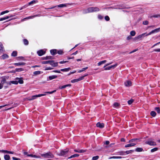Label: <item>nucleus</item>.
I'll list each match as a JSON object with an SVG mask.
<instances>
[{"mask_svg": "<svg viewBox=\"0 0 160 160\" xmlns=\"http://www.w3.org/2000/svg\"><path fill=\"white\" fill-rule=\"evenodd\" d=\"M50 65H52L53 67H56L58 66V62H54V61L53 60H51L50 61Z\"/></svg>", "mask_w": 160, "mask_h": 160, "instance_id": "6e6552de", "label": "nucleus"}, {"mask_svg": "<svg viewBox=\"0 0 160 160\" xmlns=\"http://www.w3.org/2000/svg\"><path fill=\"white\" fill-rule=\"evenodd\" d=\"M148 21L146 20L144 21L143 22V24L145 25H147L148 24Z\"/></svg>", "mask_w": 160, "mask_h": 160, "instance_id": "4d7b16f0", "label": "nucleus"}, {"mask_svg": "<svg viewBox=\"0 0 160 160\" xmlns=\"http://www.w3.org/2000/svg\"><path fill=\"white\" fill-rule=\"evenodd\" d=\"M11 82L12 84H18V82L17 81H11Z\"/></svg>", "mask_w": 160, "mask_h": 160, "instance_id": "bf43d9fd", "label": "nucleus"}, {"mask_svg": "<svg viewBox=\"0 0 160 160\" xmlns=\"http://www.w3.org/2000/svg\"><path fill=\"white\" fill-rule=\"evenodd\" d=\"M36 17V16H33L32 17L30 16V17L25 18H24L23 19H22V21H23L24 20H25V19H31L32 17Z\"/></svg>", "mask_w": 160, "mask_h": 160, "instance_id": "8fccbe9b", "label": "nucleus"}, {"mask_svg": "<svg viewBox=\"0 0 160 160\" xmlns=\"http://www.w3.org/2000/svg\"><path fill=\"white\" fill-rule=\"evenodd\" d=\"M117 66V64H116L114 65H111L110 66H109L108 67H106V68H104V70H109L111 68H114L115 67H116Z\"/></svg>", "mask_w": 160, "mask_h": 160, "instance_id": "423d86ee", "label": "nucleus"}, {"mask_svg": "<svg viewBox=\"0 0 160 160\" xmlns=\"http://www.w3.org/2000/svg\"><path fill=\"white\" fill-rule=\"evenodd\" d=\"M92 12V7H90L84 10L83 13H86Z\"/></svg>", "mask_w": 160, "mask_h": 160, "instance_id": "0eeeda50", "label": "nucleus"}, {"mask_svg": "<svg viewBox=\"0 0 160 160\" xmlns=\"http://www.w3.org/2000/svg\"><path fill=\"white\" fill-rule=\"evenodd\" d=\"M43 60H48L53 59V58L51 56H46L43 58Z\"/></svg>", "mask_w": 160, "mask_h": 160, "instance_id": "a211bd4d", "label": "nucleus"}, {"mask_svg": "<svg viewBox=\"0 0 160 160\" xmlns=\"http://www.w3.org/2000/svg\"><path fill=\"white\" fill-rule=\"evenodd\" d=\"M52 69V68L50 67H47V68H45V70H51Z\"/></svg>", "mask_w": 160, "mask_h": 160, "instance_id": "0e129e2a", "label": "nucleus"}, {"mask_svg": "<svg viewBox=\"0 0 160 160\" xmlns=\"http://www.w3.org/2000/svg\"><path fill=\"white\" fill-rule=\"evenodd\" d=\"M136 144L135 143H130V144H128L126 145L125 146V148H128V147H131L134 146Z\"/></svg>", "mask_w": 160, "mask_h": 160, "instance_id": "dca6fc26", "label": "nucleus"}, {"mask_svg": "<svg viewBox=\"0 0 160 160\" xmlns=\"http://www.w3.org/2000/svg\"><path fill=\"white\" fill-rule=\"evenodd\" d=\"M12 158L14 160H20V159L19 158H17L16 157H13Z\"/></svg>", "mask_w": 160, "mask_h": 160, "instance_id": "774afa93", "label": "nucleus"}, {"mask_svg": "<svg viewBox=\"0 0 160 160\" xmlns=\"http://www.w3.org/2000/svg\"><path fill=\"white\" fill-rule=\"evenodd\" d=\"M9 11L8 10H6L4 11H3L2 12L0 13V15H3L6 13H7L9 12Z\"/></svg>", "mask_w": 160, "mask_h": 160, "instance_id": "603ef678", "label": "nucleus"}, {"mask_svg": "<svg viewBox=\"0 0 160 160\" xmlns=\"http://www.w3.org/2000/svg\"><path fill=\"white\" fill-rule=\"evenodd\" d=\"M150 18H160V14H156L152 15L150 17Z\"/></svg>", "mask_w": 160, "mask_h": 160, "instance_id": "473e14b6", "label": "nucleus"}, {"mask_svg": "<svg viewBox=\"0 0 160 160\" xmlns=\"http://www.w3.org/2000/svg\"><path fill=\"white\" fill-rule=\"evenodd\" d=\"M135 151L137 152H141L143 151V149L140 148H136Z\"/></svg>", "mask_w": 160, "mask_h": 160, "instance_id": "f704fd0d", "label": "nucleus"}, {"mask_svg": "<svg viewBox=\"0 0 160 160\" xmlns=\"http://www.w3.org/2000/svg\"><path fill=\"white\" fill-rule=\"evenodd\" d=\"M4 47L2 43L0 42V52H2L4 51Z\"/></svg>", "mask_w": 160, "mask_h": 160, "instance_id": "6ab92c4d", "label": "nucleus"}, {"mask_svg": "<svg viewBox=\"0 0 160 160\" xmlns=\"http://www.w3.org/2000/svg\"><path fill=\"white\" fill-rule=\"evenodd\" d=\"M96 126L97 127H98L100 128H102L104 127V125L103 123H100L98 122L96 124Z\"/></svg>", "mask_w": 160, "mask_h": 160, "instance_id": "9b49d317", "label": "nucleus"}, {"mask_svg": "<svg viewBox=\"0 0 160 160\" xmlns=\"http://www.w3.org/2000/svg\"><path fill=\"white\" fill-rule=\"evenodd\" d=\"M137 140H139V139L137 138L132 139L129 141V142L131 143L133 142H135Z\"/></svg>", "mask_w": 160, "mask_h": 160, "instance_id": "79ce46f5", "label": "nucleus"}, {"mask_svg": "<svg viewBox=\"0 0 160 160\" xmlns=\"http://www.w3.org/2000/svg\"><path fill=\"white\" fill-rule=\"evenodd\" d=\"M150 114L152 116L154 117L156 116V113L154 111H152L150 113Z\"/></svg>", "mask_w": 160, "mask_h": 160, "instance_id": "e433bc0d", "label": "nucleus"}, {"mask_svg": "<svg viewBox=\"0 0 160 160\" xmlns=\"http://www.w3.org/2000/svg\"><path fill=\"white\" fill-rule=\"evenodd\" d=\"M58 53L59 54H62L63 53V52L62 50H59L58 51Z\"/></svg>", "mask_w": 160, "mask_h": 160, "instance_id": "69168bd1", "label": "nucleus"}, {"mask_svg": "<svg viewBox=\"0 0 160 160\" xmlns=\"http://www.w3.org/2000/svg\"><path fill=\"white\" fill-rule=\"evenodd\" d=\"M13 16V15H9L8 16H6L4 18H0V21L6 20L7 19H8V18H11Z\"/></svg>", "mask_w": 160, "mask_h": 160, "instance_id": "ddd939ff", "label": "nucleus"}, {"mask_svg": "<svg viewBox=\"0 0 160 160\" xmlns=\"http://www.w3.org/2000/svg\"><path fill=\"white\" fill-rule=\"evenodd\" d=\"M125 86L130 87L132 85V82L129 81H128L124 82Z\"/></svg>", "mask_w": 160, "mask_h": 160, "instance_id": "f8f14e48", "label": "nucleus"}, {"mask_svg": "<svg viewBox=\"0 0 160 160\" xmlns=\"http://www.w3.org/2000/svg\"><path fill=\"white\" fill-rule=\"evenodd\" d=\"M45 53V52L44 51L42 50H40L37 52V53L39 56H41Z\"/></svg>", "mask_w": 160, "mask_h": 160, "instance_id": "1a4fd4ad", "label": "nucleus"}, {"mask_svg": "<svg viewBox=\"0 0 160 160\" xmlns=\"http://www.w3.org/2000/svg\"><path fill=\"white\" fill-rule=\"evenodd\" d=\"M74 151L75 152H78V153H83L85 152V150H77L76 149H75Z\"/></svg>", "mask_w": 160, "mask_h": 160, "instance_id": "b1692460", "label": "nucleus"}, {"mask_svg": "<svg viewBox=\"0 0 160 160\" xmlns=\"http://www.w3.org/2000/svg\"><path fill=\"white\" fill-rule=\"evenodd\" d=\"M134 152V150H132L129 151H127L125 152L127 154H129L132 152Z\"/></svg>", "mask_w": 160, "mask_h": 160, "instance_id": "58836bf2", "label": "nucleus"}, {"mask_svg": "<svg viewBox=\"0 0 160 160\" xmlns=\"http://www.w3.org/2000/svg\"><path fill=\"white\" fill-rule=\"evenodd\" d=\"M154 30L155 33L158 32L160 31V27L159 28H156Z\"/></svg>", "mask_w": 160, "mask_h": 160, "instance_id": "5fc2aeb1", "label": "nucleus"}, {"mask_svg": "<svg viewBox=\"0 0 160 160\" xmlns=\"http://www.w3.org/2000/svg\"><path fill=\"white\" fill-rule=\"evenodd\" d=\"M51 54L52 55H55L57 53V51L56 49H52L50 51Z\"/></svg>", "mask_w": 160, "mask_h": 160, "instance_id": "aec40b11", "label": "nucleus"}, {"mask_svg": "<svg viewBox=\"0 0 160 160\" xmlns=\"http://www.w3.org/2000/svg\"><path fill=\"white\" fill-rule=\"evenodd\" d=\"M68 151V149H66L63 150H61L60 152L58 153V155L60 156H64L67 154Z\"/></svg>", "mask_w": 160, "mask_h": 160, "instance_id": "f03ea898", "label": "nucleus"}, {"mask_svg": "<svg viewBox=\"0 0 160 160\" xmlns=\"http://www.w3.org/2000/svg\"><path fill=\"white\" fill-rule=\"evenodd\" d=\"M33 74L35 75L40 74H41V71H35L33 72Z\"/></svg>", "mask_w": 160, "mask_h": 160, "instance_id": "c03bdc74", "label": "nucleus"}, {"mask_svg": "<svg viewBox=\"0 0 160 160\" xmlns=\"http://www.w3.org/2000/svg\"><path fill=\"white\" fill-rule=\"evenodd\" d=\"M154 51L160 52V48L155 49L153 50Z\"/></svg>", "mask_w": 160, "mask_h": 160, "instance_id": "338daca9", "label": "nucleus"}, {"mask_svg": "<svg viewBox=\"0 0 160 160\" xmlns=\"http://www.w3.org/2000/svg\"><path fill=\"white\" fill-rule=\"evenodd\" d=\"M50 60L47 61H43L42 62V64H47L48 63L50 64Z\"/></svg>", "mask_w": 160, "mask_h": 160, "instance_id": "a19ab883", "label": "nucleus"}, {"mask_svg": "<svg viewBox=\"0 0 160 160\" xmlns=\"http://www.w3.org/2000/svg\"><path fill=\"white\" fill-rule=\"evenodd\" d=\"M56 91V90H54V91H53L52 92H45V93H48V94H52V93H53L55 92Z\"/></svg>", "mask_w": 160, "mask_h": 160, "instance_id": "052dcab7", "label": "nucleus"}, {"mask_svg": "<svg viewBox=\"0 0 160 160\" xmlns=\"http://www.w3.org/2000/svg\"><path fill=\"white\" fill-rule=\"evenodd\" d=\"M107 62V61L106 60H103L99 62L98 63V66H100L102 64L105 63Z\"/></svg>", "mask_w": 160, "mask_h": 160, "instance_id": "bb28decb", "label": "nucleus"}, {"mask_svg": "<svg viewBox=\"0 0 160 160\" xmlns=\"http://www.w3.org/2000/svg\"><path fill=\"white\" fill-rule=\"evenodd\" d=\"M0 83H2V84L6 83V80L5 78L2 77V79Z\"/></svg>", "mask_w": 160, "mask_h": 160, "instance_id": "412c9836", "label": "nucleus"}, {"mask_svg": "<svg viewBox=\"0 0 160 160\" xmlns=\"http://www.w3.org/2000/svg\"><path fill=\"white\" fill-rule=\"evenodd\" d=\"M23 41L24 45H27L28 44L29 42L28 41L27 39H23Z\"/></svg>", "mask_w": 160, "mask_h": 160, "instance_id": "c85d7f7f", "label": "nucleus"}, {"mask_svg": "<svg viewBox=\"0 0 160 160\" xmlns=\"http://www.w3.org/2000/svg\"><path fill=\"white\" fill-rule=\"evenodd\" d=\"M146 34H147L146 33H143L141 34V35H140L139 36H138V38H139V39H140L142 38H143L145 36V35L146 36Z\"/></svg>", "mask_w": 160, "mask_h": 160, "instance_id": "7c9ffc66", "label": "nucleus"}, {"mask_svg": "<svg viewBox=\"0 0 160 160\" xmlns=\"http://www.w3.org/2000/svg\"><path fill=\"white\" fill-rule=\"evenodd\" d=\"M68 61H60L59 62L60 64H63L68 62Z\"/></svg>", "mask_w": 160, "mask_h": 160, "instance_id": "e2e57ef3", "label": "nucleus"}, {"mask_svg": "<svg viewBox=\"0 0 160 160\" xmlns=\"http://www.w3.org/2000/svg\"><path fill=\"white\" fill-rule=\"evenodd\" d=\"M155 110L158 113H160V109L159 108L156 107L155 108Z\"/></svg>", "mask_w": 160, "mask_h": 160, "instance_id": "49530a36", "label": "nucleus"}, {"mask_svg": "<svg viewBox=\"0 0 160 160\" xmlns=\"http://www.w3.org/2000/svg\"><path fill=\"white\" fill-rule=\"evenodd\" d=\"M57 77V76L56 75H52L48 77V78L49 80H52L53 79L56 78Z\"/></svg>", "mask_w": 160, "mask_h": 160, "instance_id": "4be33fe9", "label": "nucleus"}, {"mask_svg": "<svg viewBox=\"0 0 160 160\" xmlns=\"http://www.w3.org/2000/svg\"><path fill=\"white\" fill-rule=\"evenodd\" d=\"M99 11V9L97 7H92V12H98Z\"/></svg>", "mask_w": 160, "mask_h": 160, "instance_id": "a878e982", "label": "nucleus"}, {"mask_svg": "<svg viewBox=\"0 0 160 160\" xmlns=\"http://www.w3.org/2000/svg\"><path fill=\"white\" fill-rule=\"evenodd\" d=\"M88 68V67H86L85 68H82L81 70H79L78 71V72L80 73L82 72L83 71H85V70L87 69Z\"/></svg>", "mask_w": 160, "mask_h": 160, "instance_id": "4c0bfd02", "label": "nucleus"}, {"mask_svg": "<svg viewBox=\"0 0 160 160\" xmlns=\"http://www.w3.org/2000/svg\"><path fill=\"white\" fill-rule=\"evenodd\" d=\"M14 65L17 66H20L24 65L25 64V63L23 62H20L18 63H14Z\"/></svg>", "mask_w": 160, "mask_h": 160, "instance_id": "2eb2a0df", "label": "nucleus"}, {"mask_svg": "<svg viewBox=\"0 0 160 160\" xmlns=\"http://www.w3.org/2000/svg\"><path fill=\"white\" fill-rule=\"evenodd\" d=\"M134 100L133 99H131V100L128 101V102L129 105L131 104L133 102Z\"/></svg>", "mask_w": 160, "mask_h": 160, "instance_id": "09e8293b", "label": "nucleus"}, {"mask_svg": "<svg viewBox=\"0 0 160 160\" xmlns=\"http://www.w3.org/2000/svg\"><path fill=\"white\" fill-rule=\"evenodd\" d=\"M122 157H118V156H113L109 158V159L111 158H114V159H118V158H121Z\"/></svg>", "mask_w": 160, "mask_h": 160, "instance_id": "37998d69", "label": "nucleus"}, {"mask_svg": "<svg viewBox=\"0 0 160 160\" xmlns=\"http://www.w3.org/2000/svg\"><path fill=\"white\" fill-rule=\"evenodd\" d=\"M28 6V4H26V5H24V6L22 7V8H21L20 9V10H21L24 8H26Z\"/></svg>", "mask_w": 160, "mask_h": 160, "instance_id": "13d9d810", "label": "nucleus"}, {"mask_svg": "<svg viewBox=\"0 0 160 160\" xmlns=\"http://www.w3.org/2000/svg\"><path fill=\"white\" fill-rule=\"evenodd\" d=\"M24 70V69L22 68H17L15 69V72H20Z\"/></svg>", "mask_w": 160, "mask_h": 160, "instance_id": "cd10ccee", "label": "nucleus"}, {"mask_svg": "<svg viewBox=\"0 0 160 160\" xmlns=\"http://www.w3.org/2000/svg\"><path fill=\"white\" fill-rule=\"evenodd\" d=\"M69 5V4L66 3V4H62L58 5L57 6V7L59 8H63L64 7H66L67 6V5Z\"/></svg>", "mask_w": 160, "mask_h": 160, "instance_id": "4468645a", "label": "nucleus"}, {"mask_svg": "<svg viewBox=\"0 0 160 160\" xmlns=\"http://www.w3.org/2000/svg\"><path fill=\"white\" fill-rule=\"evenodd\" d=\"M99 157L98 156L93 157L92 158V160H97L98 159Z\"/></svg>", "mask_w": 160, "mask_h": 160, "instance_id": "de8ad7c7", "label": "nucleus"}, {"mask_svg": "<svg viewBox=\"0 0 160 160\" xmlns=\"http://www.w3.org/2000/svg\"><path fill=\"white\" fill-rule=\"evenodd\" d=\"M38 2L36 0H33L29 2L28 4V6L32 5L33 4L36 3Z\"/></svg>", "mask_w": 160, "mask_h": 160, "instance_id": "f3484780", "label": "nucleus"}, {"mask_svg": "<svg viewBox=\"0 0 160 160\" xmlns=\"http://www.w3.org/2000/svg\"><path fill=\"white\" fill-rule=\"evenodd\" d=\"M158 150V148H155L153 149H152L151 150V152H154L157 151Z\"/></svg>", "mask_w": 160, "mask_h": 160, "instance_id": "ea45409f", "label": "nucleus"}, {"mask_svg": "<svg viewBox=\"0 0 160 160\" xmlns=\"http://www.w3.org/2000/svg\"><path fill=\"white\" fill-rule=\"evenodd\" d=\"M45 95H46L45 94H38V95H33V96H32L31 98L29 99V100L30 101L33 100L37 98L44 96H45Z\"/></svg>", "mask_w": 160, "mask_h": 160, "instance_id": "39448f33", "label": "nucleus"}, {"mask_svg": "<svg viewBox=\"0 0 160 160\" xmlns=\"http://www.w3.org/2000/svg\"><path fill=\"white\" fill-rule=\"evenodd\" d=\"M105 19L107 21H108L110 19L109 17L108 16H106L105 17Z\"/></svg>", "mask_w": 160, "mask_h": 160, "instance_id": "680f3d73", "label": "nucleus"}, {"mask_svg": "<svg viewBox=\"0 0 160 160\" xmlns=\"http://www.w3.org/2000/svg\"><path fill=\"white\" fill-rule=\"evenodd\" d=\"M145 143L146 144L150 146H156V142L152 140L151 139H149L148 141H146Z\"/></svg>", "mask_w": 160, "mask_h": 160, "instance_id": "7ed1b4c3", "label": "nucleus"}, {"mask_svg": "<svg viewBox=\"0 0 160 160\" xmlns=\"http://www.w3.org/2000/svg\"><path fill=\"white\" fill-rule=\"evenodd\" d=\"M4 158L5 160H9L10 158V156L8 155H5L4 156Z\"/></svg>", "mask_w": 160, "mask_h": 160, "instance_id": "72a5a7b5", "label": "nucleus"}, {"mask_svg": "<svg viewBox=\"0 0 160 160\" xmlns=\"http://www.w3.org/2000/svg\"><path fill=\"white\" fill-rule=\"evenodd\" d=\"M8 151H7V150H0V152H2V153H8Z\"/></svg>", "mask_w": 160, "mask_h": 160, "instance_id": "864d4df0", "label": "nucleus"}, {"mask_svg": "<svg viewBox=\"0 0 160 160\" xmlns=\"http://www.w3.org/2000/svg\"><path fill=\"white\" fill-rule=\"evenodd\" d=\"M79 156V155L78 154H75L73 155H71L70 157H69L68 158L70 159L73 158H75L76 157H78Z\"/></svg>", "mask_w": 160, "mask_h": 160, "instance_id": "c756f323", "label": "nucleus"}, {"mask_svg": "<svg viewBox=\"0 0 160 160\" xmlns=\"http://www.w3.org/2000/svg\"><path fill=\"white\" fill-rule=\"evenodd\" d=\"M27 156H28V157H34L35 158H40L39 156H37L35 155H33V154H32L27 155Z\"/></svg>", "mask_w": 160, "mask_h": 160, "instance_id": "5701e85b", "label": "nucleus"}, {"mask_svg": "<svg viewBox=\"0 0 160 160\" xmlns=\"http://www.w3.org/2000/svg\"><path fill=\"white\" fill-rule=\"evenodd\" d=\"M130 35L131 36H133L135 35L136 32L134 31H132L130 32Z\"/></svg>", "mask_w": 160, "mask_h": 160, "instance_id": "a18cd8bd", "label": "nucleus"}, {"mask_svg": "<svg viewBox=\"0 0 160 160\" xmlns=\"http://www.w3.org/2000/svg\"><path fill=\"white\" fill-rule=\"evenodd\" d=\"M17 52L16 51H14L12 53L11 55L13 57H15L17 56Z\"/></svg>", "mask_w": 160, "mask_h": 160, "instance_id": "c9c22d12", "label": "nucleus"}, {"mask_svg": "<svg viewBox=\"0 0 160 160\" xmlns=\"http://www.w3.org/2000/svg\"><path fill=\"white\" fill-rule=\"evenodd\" d=\"M155 33V32H154V30L150 32H149L148 34H146V36L149 35L151 34H152V33Z\"/></svg>", "mask_w": 160, "mask_h": 160, "instance_id": "3c124183", "label": "nucleus"}, {"mask_svg": "<svg viewBox=\"0 0 160 160\" xmlns=\"http://www.w3.org/2000/svg\"><path fill=\"white\" fill-rule=\"evenodd\" d=\"M2 58L3 59H4L6 58H8V56L6 54H3L1 56Z\"/></svg>", "mask_w": 160, "mask_h": 160, "instance_id": "2f4dec72", "label": "nucleus"}, {"mask_svg": "<svg viewBox=\"0 0 160 160\" xmlns=\"http://www.w3.org/2000/svg\"><path fill=\"white\" fill-rule=\"evenodd\" d=\"M16 79L17 80V81L18 82V83H19L21 84H23V81L22 78H16Z\"/></svg>", "mask_w": 160, "mask_h": 160, "instance_id": "9d476101", "label": "nucleus"}, {"mask_svg": "<svg viewBox=\"0 0 160 160\" xmlns=\"http://www.w3.org/2000/svg\"><path fill=\"white\" fill-rule=\"evenodd\" d=\"M87 74H86V75H85L83 76H82L80 77V78H78L75 79H73L71 81V82L72 83H74L75 82H77L79 81H80L83 79V78H84V77L85 76H87Z\"/></svg>", "mask_w": 160, "mask_h": 160, "instance_id": "20e7f679", "label": "nucleus"}, {"mask_svg": "<svg viewBox=\"0 0 160 160\" xmlns=\"http://www.w3.org/2000/svg\"><path fill=\"white\" fill-rule=\"evenodd\" d=\"M71 68H65L64 69H62L60 70V71L62 72H68L70 70Z\"/></svg>", "mask_w": 160, "mask_h": 160, "instance_id": "393cba45", "label": "nucleus"}, {"mask_svg": "<svg viewBox=\"0 0 160 160\" xmlns=\"http://www.w3.org/2000/svg\"><path fill=\"white\" fill-rule=\"evenodd\" d=\"M119 103L117 102H115L114 103L113 106L115 107H117L119 106Z\"/></svg>", "mask_w": 160, "mask_h": 160, "instance_id": "6e6d98bb", "label": "nucleus"}, {"mask_svg": "<svg viewBox=\"0 0 160 160\" xmlns=\"http://www.w3.org/2000/svg\"><path fill=\"white\" fill-rule=\"evenodd\" d=\"M41 156L45 158H52L54 157L53 155L50 152L41 154Z\"/></svg>", "mask_w": 160, "mask_h": 160, "instance_id": "f257e3e1", "label": "nucleus"}]
</instances>
